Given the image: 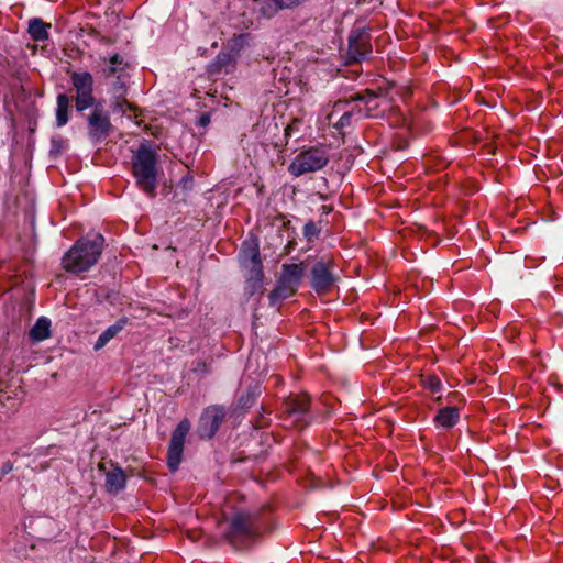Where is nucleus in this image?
<instances>
[{"label":"nucleus","instance_id":"f257e3e1","mask_svg":"<svg viewBox=\"0 0 563 563\" xmlns=\"http://www.w3.org/2000/svg\"><path fill=\"white\" fill-rule=\"evenodd\" d=\"M104 238L100 233H91L76 241L62 258L66 272L78 274L91 268L100 257Z\"/></svg>","mask_w":563,"mask_h":563},{"label":"nucleus","instance_id":"f03ea898","mask_svg":"<svg viewBox=\"0 0 563 563\" xmlns=\"http://www.w3.org/2000/svg\"><path fill=\"white\" fill-rule=\"evenodd\" d=\"M263 530L264 522L257 512L241 510L228 518L224 537L232 547L243 549L255 542Z\"/></svg>","mask_w":563,"mask_h":563},{"label":"nucleus","instance_id":"7ed1b4c3","mask_svg":"<svg viewBox=\"0 0 563 563\" xmlns=\"http://www.w3.org/2000/svg\"><path fill=\"white\" fill-rule=\"evenodd\" d=\"M133 175L137 187L150 197L156 195L157 156L154 151L142 145L133 157Z\"/></svg>","mask_w":563,"mask_h":563},{"label":"nucleus","instance_id":"20e7f679","mask_svg":"<svg viewBox=\"0 0 563 563\" xmlns=\"http://www.w3.org/2000/svg\"><path fill=\"white\" fill-rule=\"evenodd\" d=\"M306 272L305 263L284 264L276 287L269 294L271 306H277L297 291Z\"/></svg>","mask_w":563,"mask_h":563},{"label":"nucleus","instance_id":"39448f33","mask_svg":"<svg viewBox=\"0 0 563 563\" xmlns=\"http://www.w3.org/2000/svg\"><path fill=\"white\" fill-rule=\"evenodd\" d=\"M329 150L325 145H316L300 151L288 166V172L299 177L322 169L329 163Z\"/></svg>","mask_w":563,"mask_h":563},{"label":"nucleus","instance_id":"423d86ee","mask_svg":"<svg viewBox=\"0 0 563 563\" xmlns=\"http://www.w3.org/2000/svg\"><path fill=\"white\" fill-rule=\"evenodd\" d=\"M126 64L121 55L114 54L109 58V65L102 69L106 78L117 77L112 86V95L115 99L113 103L114 110L125 112L126 108L131 109L132 106L125 99L126 87L124 81V68Z\"/></svg>","mask_w":563,"mask_h":563},{"label":"nucleus","instance_id":"0eeeda50","mask_svg":"<svg viewBox=\"0 0 563 563\" xmlns=\"http://www.w3.org/2000/svg\"><path fill=\"white\" fill-rule=\"evenodd\" d=\"M310 399L308 395H294L285 399L283 404V420L287 428H305L308 421Z\"/></svg>","mask_w":563,"mask_h":563},{"label":"nucleus","instance_id":"6e6552de","mask_svg":"<svg viewBox=\"0 0 563 563\" xmlns=\"http://www.w3.org/2000/svg\"><path fill=\"white\" fill-rule=\"evenodd\" d=\"M70 81L76 90L75 107L76 110H84L93 106V77L89 71L70 73Z\"/></svg>","mask_w":563,"mask_h":563},{"label":"nucleus","instance_id":"1a4fd4ad","mask_svg":"<svg viewBox=\"0 0 563 563\" xmlns=\"http://www.w3.org/2000/svg\"><path fill=\"white\" fill-rule=\"evenodd\" d=\"M336 282L332 258H321L311 269V286L320 295L328 294Z\"/></svg>","mask_w":563,"mask_h":563},{"label":"nucleus","instance_id":"9d476101","mask_svg":"<svg viewBox=\"0 0 563 563\" xmlns=\"http://www.w3.org/2000/svg\"><path fill=\"white\" fill-rule=\"evenodd\" d=\"M189 430V420L183 419L172 432L166 456L167 465L172 472L177 471L181 462L184 443Z\"/></svg>","mask_w":563,"mask_h":563},{"label":"nucleus","instance_id":"9b49d317","mask_svg":"<svg viewBox=\"0 0 563 563\" xmlns=\"http://www.w3.org/2000/svg\"><path fill=\"white\" fill-rule=\"evenodd\" d=\"M372 54L371 34L365 29L353 30L349 36V58L353 62L366 59Z\"/></svg>","mask_w":563,"mask_h":563},{"label":"nucleus","instance_id":"f8f14e48","mask_svg":"<svg viewBox=\"0 0 563 563\" xmlns=\"http://www.w3.org/2000/svg\"><path fill=\"white\" fill-rule=\"evenodd\" d=\"M224 418V410L221 407L212 406L207 408L199 422V433L201 438L211 439L218 431Z\"/></svg>","mask_w":563,"mask_h":563},{"label":"nucleus","instance_id":"ddd939ff","mask_svg":"<svg viewBox=\"0 0 563 563\" xmlns=\"http://www.w3.org/2000/svg\"><path fill=\"white\" fill-rule=\"evenodd\" d=\"M89 136L92 140H101L109 134L111 129L110 117L100 107H95L91 114L88 117Z\"/></svg>","mask_w":563,"mask_h":563},{"label":"nucleus","instance_id":"4468645a","mask_svg":"<svg viewBox=\"0 0 563 563\" xmlns=\"http://www.w3.org/2000/svg\"><path fill=\"white\" fill-rule=\"evenodd\" d=\"M306 0H253L255 9L267 19L275 16L279 11L292 9Z\"/></svg>","mask_w":563,"mask_h":563},{"label":"nucleus","instance_id":"2eb2a0df","mask_svg":"<svg viewBox=\"0 0 563 563\" xmlns=\"http://www.w3.org/2000/svg\"><path fill=\"white\" fill-rule=\"evenodd\" d=\"M354 101L361 104L362 118L377 117L379 114V107L382 99L373 91L366 90L363 93H356L353 96Z\"/></svg>","mask_w":563,"mask_h":563},{"label":"nucleus","instance_id":"dca6fc26","mask_svg":"<svg viewBox=\"0 0 563 563\" xmlns=\"http://www.w3.org/2000/svg\"><path fill=\"white\" fill-rule=\"evenodd\" d=\"M240 261L246 271L263 268L257 243L245 241L241 249Z\"/></svg>","mask_w":563,"mask_h":563},{"label":"nucleus","instance_id":"f3484780","mask_svg":"<svg viewBox=\"0 0 563 563\" xmlns=\"http://www.w3.org/2000/svg\"><path fill=\"white\" fill-rule=\"evenodd\" d=\"M433 421L438 428L451 429L460 421V409L457 407H444L438 411Z\"/></svg>","mask_w":563,"mask_h":563},{"label":"nucleus","instance_id":"a211bd4d","mask_svg":"<svg viewBox=\"0 0 563 563\" xmlns=\"http://www.w3.org/2000/svg\"><path fill=\"white\" fill-rule=\"evenodd\" d=\"M361 104L355 101L341 117H339L331 125L336 130H343L350 126L354 121H358L361 115Z\"/></svg>","mask_w":563,"mask_h":563},{"label":"nucleus","instance_id":"6ab92c4d","mask_svg":"<svg viewBox=\"0 0 563 563\" xmlns=\"http://www.w3.org/2000/svg\"><path fill=\"white\" fill-rule=\"evenodd\" d=\"M128 319L122 318L118 320L114 324L108 327L97 339L95 343V350L98 351L102 349L110 340H112L119 332L123 330L126 325Z\"/></svg>","mask_w":563,"mask_h":563},{"label":"nucleus","instance_id":"aec40b11","mask_svg":"<svg viewBox=\"0 0 563 563\" xmlns=\"http://www.w3.org/2000/svg\"><path fill=\"white\" fill-rule=\"evenodd\" d=\"M49 23H45L40 18H33L29 21V34L36 42H44L48 38Z\"/></svg>","mask_w":563,"mask_h":563},{"label":"nucleus","instance_id":"412c9836","mask_svg":"<svg viewBox=\"0 0 563 563\" xmlns=\"http://www.w3.org/2000/svg\"><path fill=\"white\" fill-rule=\"evenodd\" d=\"M126 477L122 468L115 467L106 477V487L109 493H118L125 487Z\"/></svg>","mask_w":563,"mask_h":563},{"label":"nucleus","instance_id":"4be33fe9","mask_svg":"<svg viewBox=\"0 0 563 563\" xmlns=\"http://www.w3.org/2000/svg\"><path fill=\"white\" fill-rule=\"evenodd\" d=\"M51 336V321L41 317L30 330V339L33 342H41Z\"/></svg>","mask_w":563,"mask_h":563},{"label":"nucleus","instance_id":"5701e85b","mask_svg":"<svg viewBox=\"0 0 563 563\" xmlns=\"http://www.w3.org/2000/svg\"><path fill=\"white\" fill-rule=\"evenodd\" d=\"M69 110H70V99L65 93H59L57 96V106H56V124L57 126H64L69 120Z\"/></svg>","mask_w":563,"mask_h":563},{"label":"nucleus","instance_id":"b1692460","mask_svg":"<svg viewBox=\"0 0 563 563\" xmlns=\"http://www.w3.org/2000/svg\"><path fill=\"white\" fill-rule=\"evenodd\" d=\"M247 272L249 276L246 278L245 291L249 296H253L263 288L264 273L263 268Z\"/></svg>","mask_w":563,"mask_h":563},{"label":"nucleus","instance_id":"393cba45","mask_svg":"<svg viewBox=\"0 0 563 563\" xmlns=\"http://www.w3.org/2000/svg\"><path fill=\"white\" fill-rule=\"evenodd\" d=\"M354 98L338 100L333 103L331 111L327 114V122L331 125L339 117H341L354 103Z\"/></svg>","mask_w":563,"mask_h":563},{"label":"nucleus","instance_id":"a878e982","mask_svg":"<svg viewBox=\"0 0 563 563\" xmlns=\"http://www.w3.org/2000/svg\"><path fill=\"white\" fill-rule=\"evenodd\" d=\"M421 384L430 393H439L442 388V383L435 375H421Z\"/></svg>","mask_w":563,"mask_h":563},{"label":"nucleus","instance_id":"bb28decb","mask_svg":"<svg viewBox=\"0 0 563 563\" xmlns=\"http://www.w3.org/2000/svg\"><path fill=\"white\" fill-rule=\"evenodd\" d=\"M302 125V120L295 118L291 120V122L285 128V139L286 142L288 139H290L294 134H297L300 131V126Z\"/></svg>","mask_w":563,"mask_h":563},{"label":"nucleus","instance_id":"cd10ccee","mask_svg":"<svg viewBox=\"0 0 563 563\" xmlns=\"http://www.w3.org/2000/svg\"><path fill=\"white\" fill-rule=\"evenodd\" d=\"M192 371L196 373H207L209 372L208 364L205 362H197Z\"/></svg>","mask_w":563,"mask_h":563},{"label":"nucleus","instance_id":"c85d7f7f","mask_svg":"<svg viewBox=\"0 0 563 563\" xmlns=\"http://www.w3.org/2000/svg\"><path fill=\"white\" fill-rule=\"evenodd\" d=\"M210 123V115L207 114V113H203L202 115H200V118L198 119V124L200 126H207L208 124Z\"/></svg>","mask_w":563,"mask_h":563},{"label":"nucleus","instance_id":"c756f323","mask_svg":"<svg viewBox=\"0 0 563 563\" xmlns=\"http://www.w3.org/2000/svg\"><path fill=\"white\" fill-rule=\"evenodd\" d=\"M12 468H13V466H12V464L10 462L4 463L2 468H1V474L5 475V474L10 473L12 471Z\"/></svg>","mask_w":563,"mask_h":563}]
</instances>
